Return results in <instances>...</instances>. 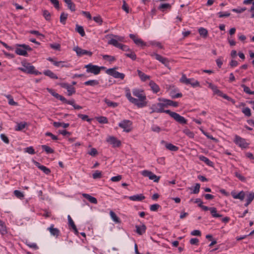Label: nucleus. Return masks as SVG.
Segmentation results:
<instances>
[{"instance_id": "1", "label": "nucleus", "mask_w": 254, "mask_h": 254, "mask_svg": "<svg viewBox=\"0 0 254 254\" xmlns=\"http://www.w3.org/2000/svg\"><path fill=\"white\" fill-rule=\"evenodd\" d=\"M133 96L137 97V102L133 103L138 108H142L147 106L146 96L142 90L135 88L132 90Z\"/></svg>"}, {"instance_id": "2", "label": "nucleus", "mask_w": 254, "mask_h": 254, "mask_svg": "<svg viewBox=\"0 0 254 254\" xmlns=\"http://www.w3.org/2000/svg\"><path fill=\"white\" fill-rule=\"evenodd\" d=\"M159 102L152 104L150 107L151 112L150 114H151L153 113H165L168 111H171L170 110H164L166 108L165 103L164 102V98H158Z\"/></svg>"}, {"instance_id": "3", "label": "nucleus", "mask_w": 254, "mask_h": 254, "mask_svg": "<svg viewBox=\"0 0 254 254\" xmlns=\"http://www.w3.org/2000/svg\"><path fill=\"white\" fill-rule=\"evenodd\" d=\"M23 67H19L18 69L27 74H33L35 75H40L42 73L35 69V67L31 64L26 62H21Z\"/></svg>"}, {"instance_id": "4", "label": "nucleus", "mask_w": 254, "mask_h": 254, "mask_svg": "<svg viewBox=\"0 0 254 254\" xmlns=\"http://www.w3.org/2000/svg\"><path fill=\"white\" fill-rule=\"evenodd\" d=\"M15 46V52L17 55L20 56L27 57V51H31L32 50L29 46L26 44H16Z\"/></svg>"}, {"instance_id": "5", "label": "nucleus", "mask_w": 254, "mask_h": 254, "mask_svg": "<svg viewBox=\"0 0 254 254\" xmlns=\"http://www.w3.org/2000/svg\"><path fill=\"white\" fill-rule=\"evenodd\" d=\"M166 114L169 115L170 117L181 125H186L187 124V120L184 117L181 116L176 112H172L171 111L166 112Z\"/></svg>"}, {"instance_id": "6", "label": "nucleus", "mask_w": 254, "mask_h": 254, "mask_svg": "<svg viewBox=\"0 0 254 254\" xmlns=\"http://www.w3.org/2000/svg\"><path fill=\"white\" fill-rule=\"evenodd\" d=\"M118 67L109 68L106 71V72L108 74L112 76L115 78H120L121 79H123L125 77V74L123 73H120L116 71V69Z\"/></svg>"}, {"instance_id": "7", "label": "nucleus", "mask_w": 254, "mask_h": 254, "mask_svg": "<svg viewBox=\"0 0 254 254\" xmlns=\"http://www.w3.org/2000/svg\"><path fill=\"white\" fill-rule=\"evenodd\" d=\"M234 142L241 148H247L249 147V144L246 141V139L238 135H235Z\"/></svg>"}, {"instance_id": "8", "label": "nucleus", "mask_w": 254, "mask_h": 254, "mask_svg": "<svg viewBox=\"0 0 254 254\" xmlns=\"http://www.w3.org/2000/svg\"><path fill=\"white\" fill-rule=\"evenodd\" d=\"M132 122L128 120H124L119 124V126L124 129V131L128 132L131 130Z\"/></svg>"}, {"instance_id": "9", "label": "nucleus", "mask_w": 254, "mask_h": 254, "mask_svg": "<svg viewBox=\"0 0 254 254\" xmlns=\"http://www.w3.org/2000/svg\"><path fill=\"white\" fill-rule=\"evenodd\" d=\"M87 73H93L95 75L98 74L100 72V67L96 65L89 64L85 65Z\"/></svg>"}, {"instance_id": "10", "label": "nucleus", "mask_w": 254, "mask_h": 254, "mask_svg": "<svg viewBox=\"0 0 254 254\" xmlns=\"http://www.w3.org/2000/svg\"><path fill=\"white\" fill-rule=\"evenodd\" d=\"M150 55L152 57H154L156 60L161 62L165 66L168 67H169V62L168 59L166 58L163 57L162 56L154 52L151 53Z\"/></svg>"}, {"instance_id": "11", "label": "nucleus", "mask_w": 254, "mask_h": 254, "mask_svg": "<svg viewBox=\"0 0 254 254\" xmlns=\"http://www.w3.org/2000/svg\"><path fill=\"white\" fill-rule=\"evenodd\" d=\"M141 174L144 177H148L150 180H153L154 182H158L160 178L159 176H157L152 172L148 170L142 171Z\"/></svg>"}, {"instance_id": "12", "label": "nucleus", "mask_w": 254, "mask_h": 254, "mask_svg": "<svg viewBox=\"0 0 254 254\" xmlns=\"http://www.w3.org/2000/svg\"><path fill=\"white\" fill-rule=\"evenodd\" d=\"M73 51L76 52L77 55L79 57H81L83 55H88L91 57L92 55V52L82 49L78 46L74 47Z\"/></svg>"}, {"instance_id": "13", "label": "nucleus", "mask_w": 254, "mask_h": 254, "mask_svg": "<svg viewBox=\"0 0 254 254\" xmlns=\"http://www.w3.org/2000/svg\"><path fill=\"white\" fill-rule=\"evenodd\" d=\"M107 141L112 145L114 148L119 147L121 145V142L114 136H110L107 139Z\"/></svg>"}, {"instance_id": "14", "label": "nucleus", "mask_w": 254, "mask_h": 254, "mask_svg": "<svg viewBox=\"0 0 254 254\" xmlns=\"http://www.w3.org/2000/svg\"><path fill=\"white\" fill-rule=\"evenodd\" d=\"M47 90L54 97H55L56 98L61 100L62 102H63V103L66 104V102L67 101V100L65 98H64V96H63L59 94L58 93L55 92L52 89L47 88Z\"/></svg>"}, {"instance_id": "15", "label": "nucleus", "mask_w": 254, "mask_h": 254, "mask_svg": "<svg viewBox=\"0 0 254 254\" xmlns=\"http://www.w3.org/2000/svg\"><path fill=\"white\" fill-rule=\"evenodd\" d=\"M49 231L51 235L58 237L60 234V231L58 228H54V225L51 224L49 227L47 228Z\"/></svg>"}, {"instance_id": "16", "label": "nucleus", "mask_w": 254, "mask_h": 254, "mask_svg": "<svg viewBox=\"0 0 254 254\" xmlns=\"http://www.w3.org/2000/svg\"><path fill=\"white\" fill-rule=\"evenodd\" d=\"M161 143L162 144H164L165 145V147L166 148L170 150V151H176L178 150L179 148L178 147L173 145V144L172 143H167L164 140H162L161 141Z\"/></svg>"}, {"instance_id": "17", "label": "nucleus", "mask_w": 254, "mask_h": 254, "mask_svg": "<svg viewBox=\"0 0 254 254\" xmlns=\"http://www.w3.org/2000/svg\"><path fill=\"white\" fill-rule=\"evenodd\" d=\"M136 232L139 235H142L145 233L146 230V226L143 224L141 225H136Z\"/></svg>"}, {"instance_id": "18", "label": "nucleus", "mask_w": 254, "mask_h": 254, "mask_svg": "<svg viewBox=\"0 0 254 254\" xmlns=\"http://www.w3.org/2000/svg\"><path fill=\"white\" fill-rule=\"evenodd\" d=\"M194 80L193 78H188L186 74L182 73V77L180 79V82L186 85L190 84L191 81Z\"/></svg>"}, {"instance_id": "19", "label": "nucleus", "mask_w": 254, "mask_h": 254, "mask_svg": "<svg viewBox=\"0 0 254 254\" xmlns=\"http://www.w3.org/2000/svg\"><path fill=\"white\" fill-rule=\"evenodd\" d=\"M164 102L165 103L166 108H168L169 106L177 107L179 106L178 102L169 99H167L165 98H164Z\"/></svg>"}, {"instance_id": "20", "label": "nucleus", "mask_w": 254, "mask_h": 254, "mask_svg": "<svg viewBox=\"0 0 254 254\" xmlns=\"http://www.w3.org/2000/svg\"><path fill=\"white\" fill-rule=\"evenodd\" d=\"M145 198V196L142 194H138L133 195L129 197V199L132 201H141Z\"/></svg>"}, {"instance_id": "21", "label": "nucleus", "mask_w": 254, "mask_h": 254, "mask_svg": "<svg viewBox=\"0 0 254 254\" xmlns=\"http://www.w3.org/2000/svg\"><path fill=\"white\" fill-rule=\"evenodd\" d=\"M149 85L154 93H157L160 91V88L159 86L156 83H155L154 81L152 80L150 81L149 82Z\"/></svg>"}, {"instance_id": "22", "label": "nucleus", "mask_w": 254, "mask_h": 254, "mask_svg": "<svg viewBox=\"0 0 254 254\" xmlns=\"http://www.w3.org/2000/svg\"><path fill=\"white\" fill-rule=\"evenodd\" d=\"M231 194L233 198L235 199H239L241 200H243L245 196V193L243 191H241L238 193L232 192Z\"/></svg>"}, {"instance_id": "23", "label": "nucleus", "mask_w": 254, "mask_h": 254, "mask_svg": "<svg viewBox=\"0 0 254 254\" xmlns=\"http://www.w3.org/2000/svg\"><path fill=\"white\" fill-rule=\"evenodd\" d=\"M36 166L41 170H42L46 175H49L51 173L50 169L47 168L46 166L41 165L38 162H36Z\"/></svg>"}, {"instance_id": "24", "label": "nucleus", "mask_w": 254, "mask_h": 254, "mask_svg": "<svg viewBox=\"0 0 254 254\" xmlns=\"http://www.w3.org/2000/svg\"><path fill=\"white\" fill-rule=\"evenodd\" d=\"M137 72L138 73V75L139 76V77H140V78L142 81L144 82V81H146L147 80L149 79L150 78V76L145 74V73H144L143 72H142L141 70H140L139 69L137 70Z\"/></svg>"}, {"instance_id": "25", "label": "nucleus", "mask_w": 254, "mask_h": 254, "mask_svg": "<svg viewBox=\"0 0 254 254\" xmlns=\"http://www.w3.org/2000/svg\"><path fill=\"white\" fill-rule=\"evenodd\" d=\"M198 158L200 161L204 162L208 166L213 167L214 164L213 162L210 161L208 158L203 155H200Z\"/></svg>"}, {"instance_id": "26", "label": "nucleus", "mask_w": 254, "mask_h": 254, "mask_svg": "<svg viewBox=\"0 0 254 254\" xmlns=\"http://www.w3.org/2000/svg\"><path fill=\"white\" fill-rule=\"evenodd\" d=\"M82 196L84 198L87 199L91 203H92L93 204H97V199L95 197H94L93 196H92L90 194H87V193H83L82 194Z\"/></svg>"}, {"instance_id": "27", "label": "nucleus", "mask_w": 254, "mask_h": 254, "mask_svg": "<svg viewBox=\"0 0 254 254\" xmlns=\"http://www.w3.org/2000/svg\"><path fill=\"white\" fill-rule=\"evenodd\" d=\"M126 96L130 103L133 104V103L137 102V99L134 98L131 96V93H130V90L129 89H126Z\"/></svg>"}, {"instance_id": "28", "label": "nucleus", "mask_w": 254, "mask_h": 254, "mask_svg": "<svg viewBox=\"0 0 254 254\" xmlns=\"http://www.w3.org/2000/svg\"><path fill=\"white\" fill-rule=\"evenodd\" d=\"M108 44L109 45H113L115 47H117L119 49L122 45V44L120 43L118 40H117L116 38L111 39L110 40L108 41Z\"/></svg>"}, {"instance_id": "29", "label": "nucleus", "mask_w": 254, "mask_h": 254, "mask_svg": "<svg viewBox=\"0 0 254 254\" xmlns=\"http://www.w3.org/2000/svg\"><path fill=\"white\" fill-rule=\"evenodd\" d=\"M64 1L66 4L67 7L71 11H74L75 10V5L72 2L71 0H64Z\"/></svg>"}, {"instance_id": "30", "label": "nucleus", "mask_w": 254, "mask_h": 254, "mask_svg": "<svg viewBox=\"0 0 254 254\" xmlns=\"http://www.w3.org/2000/svg\"><path fill=\"white\" fill-rule=\"evenodd\" d=\"M110 215L114 222L118 224L121 223V221L120 219L117 216V215L114 211L111 210L110 212Z\"/></svg>"}, {"instance_id": "31", "label": "nucleus", "mask_w": 254, "mask_h": 254, "mask_svg": "<svg viewBox=\"0 0 254 254\" xmlns=\"http://www.w3.org/2000/svg\"><path fill=\"white\" fill-rule=\"evenodd\" d=\"M28 125L27 123L24 122H20L17 123V125L15 127V130L16 131H21L23 129H24L26 127H27Z\"/></svg>"}, {"instance_id": "32", "label": "nucleus", "mask_w": 254, "mask_h": 254, "mask_svg": "<svg viewBox=\"0 0 254 254\" xmlns=\"http://www.w3.org/2000/svg\"><path fill=\"white\" fill-rule=\"evenodd\" d=\"M210 211L212 216L214 218H219L222 216V215L217 213V209L214 207H210Z\"/></svg>"}, {"instance_id": "33", "label": "nucleus", "mask_w": 254, "mask_h": 254, "mask_svg": "<svg viewBox=\"0 0 254 254\" xmlns=\"http://www.w3.org/2000/svg\"><path fill=\"white\" fill-rule=\"evenodd\" d=\"M200 202L198 206L201 208L204 211L210 210V207L202 205L203 202L200 198H196L194 200V203Z\"/></svg>"}, {"instance_id": "34", "label": "nucleus", "mask_w": 254, "mask_h": 254, "mask_svg": "<svg viewBox=\"0 0 254 254\" xmlns=\"http://www.w3.org/2000/svg\"><path fill=\"white\" fill-rule=\"evenodd\" d=\"M44 75L49 76L52 79H58V77L51 70H46L43 72Z\"/></svg>"}, {"instance_id": "35", "label": "nucleus", "mask_w": 254, "mask_h": 254, "mask_svg": "<svg viewBox=\"0 0 254 254\" xmlns=\"http://www.w3.org/2000/svg\"><path fill=\"white\" fill-rule=\"evenodd\" d=\"M254 199V192H251L247 195L246 203H245V206H248Z\"/></svg>"}, {"instance_id": "36", "label": "nucleus", "mask_w": 254, "mask_h": 254, "mask_svg": "<svg viewBox=\"0 0 254 254\" xmlns=\"http://www.w3.org/2000/svg\"><path fill=\"white\" fill-rule=\"evenodd\" d=\"M53 126L54 127L57 128L62 127H63L65 128L69 127V124L68 123L55 122L53 123Z\"/></svg>"}, {"instance_id": "37", "label": "nucleus", "mask_w": 254, "mask_h": 254, "mask_svg": "<svg viewBox=\"0 0 254 254\" xmlns=\"http://www.w3.org/2000/svg\"><path fill=\"white\" fill-rule=\"evenodd\" d=\"M75 31L78 32L82 37H84L85 35L84 28L82 26L76 24Z\"/></svg>"}, {"instance_id": "38", "label": "nucleus", "mask_w": 254, "mask_h": 254, "mask_svg": "<svg viewBox=\"0 0 254 254\" xmlns=\"http://www.w3.org/2000/svg\"><path fill=\"white\" fill-rule=\"evenodd\" d=\"M218 93V96L223 97L229 101H231L233 104L235 103V101L234 99L228 96L227 95L224 94L221 91H219Z\"/></svg>"}, {"instance_id": "39", "label": "nucleus", "mask_w": 254, "mask_h": 254, "mask_svg": "<svg viewBox=\"0 0 254 254\" xmlns=\"http://www.w3.org/2000/svg\"><path fill=\"white\" fill-rule=\"evenodd\" d=\"M99 82L97 80H89L84 83V84L86 86H95L98 85Z\"/></svg>"}, {"instance_id": "40", "label": "nucleus", "mask_w": 254, "mask_h": 254, "mask_svg": "<svg viewBox=\"0 0 254 254\" xmlns=\"http://www.w3.org/2000/svg\"><path fill=\"white\" fill-rule=\"evenodd\" d=\"M66 104L72 105L74 109L79 110V109H81L82 108V107L81 106L75 104V101L73 99H72L71 100H67Z\"/></svg>"}, {"instance_id": "41", "label": "nucleus", "mask_w": 254, "mask_h": 254, "mask_svg": "<svg viewBox=\"0 0 254 254\" xmlns=\"http://www.w3.org/2000/svg\"><path fill=\"white\" fill-rule=\"evenodd\" d=\"M104 101L107 104L108 106H109V107L116 108L118 106V103L111 101L110 100H109V99H108L107 98H105Z\"/></svg>"}, {"instance_id": "42", "label": "nucleus", "mask_w": 254, "mask_h": 254, "mask_svg": "<svg viewBox=\"0 0 254 254\" xmlns=\"http://www.w3.org/2000/svg\"><path fill=\"white\" fill-rule=\"evenodd\" d=\"M241 86L243 88L244 91L249 95H254V91H251L250 88L244 84H242Z\"/></svg>"}, {"instance_id": "43", "label": "nucleus", "mask_w": 254, "mask_h": 254, "mask_svg": "<svg viewBox=\"0 0 254 254\" xmlns=\"http://www.w3.org/2000/svg\"><path fill=\"white\" fill-rule=\"evenodd\" d=\"M41 148L47 154H51L54 152V150L52 148L46 145H42Z\"/></svg>"}, {"instance_id": "44", "label": "nucleus", "mask_w": 254, "mask_h": 254, "mask_svg": "<svg viewBox=\"0 0 254 254\" xmlns=\"http://www.w3.org/2000/svg\"><path fill=\"white\" fill-rule=\"evenodd\" d=\"M68 17V14L65 13L64 12H62L61 14L60 20L61 23H62L63 24H65L66 23V20Z\"/></svg>"}, {"instance_id": "45", "label": "nucleus", "mask_w": 254, "mask_h": 254, "mask_svg": "<svg viewBox=\"0 0 254 254\" xmlns=\"http://www.w3.org/2000/svg\"><path fill=\"white\" fill-rule=\"evenodd\" d=\"M125 55L127 57L130 58L133 61L135 60L136 59V55L135 54L134 52L131 51V50L128 52V53H126Z\"/></svg>"}, {"instance_id": "46", "label": "nucleus", "mask_w": 254, "mask_h": 254, "mask_svg": "<svg viewBox=\"0 0 254 254\" xmlns=\"http://www.w3.org/2000/svg\"><path fill=\"white\" fill-rule=\"evenodd\" d=\"M0 233L2 235H4L7 233L6 226L2 221H1V223H0Z\"/></svg>"}, {"instance_id": "47", "label": "nucleus", "mask_w": 254, "mask_h": 254, "mask_svg": "<svg viewBox=\"0 0 254 254\" xmlns=\"http://www.w3.org/2000/svg\"><path fill=\"white\" fill-rule=\"evenodd\" d=\"M198 33L200 34V35L204 37H206L208 34L207 30L205 28L203 27H201L198 29Z\"/></svg>"}, {"instance_id": "48", "label": "nucleus", "mask_w": 254, "mask_h": 254, "mask_svg": "<svg viewBox=\"0 0 254 254\" xmlns=\"http://www.w3.org/2000/svg\"><path fill=\"white\" fill-rule=\"evenodd\" d=\"M13 193L15 195V196L19 199H22L24 198V195L23 192H21L18 190H14Z\"/></svg>"}, {"instance_id": "49", "label": "nucleus", "mask_w": 254, "mask_h": 254, "mask_svg": "<svg viewBox=\"0 0 254 254\" xmlns=\"http://www.w3.org/2000/svg\"><path fill=\"white\" fill-rule=\"evenodd\" d=\"M183 132L186 134L188 136H189L190 138H193L194 137V133L192 131H190L188 128H185L183 130Z\"/></svg>"}, {"instance_id": "50", "label": "nucleus", "mask_w": 254, "mask_h": 254, "mask_svg": "<svg viewBox=\"0 0 254 254\" xmlns=\"http://www.w3.org/2000/svg\"><path fill=\"white\" fill-rule=\"evenodd\" d=\"M102 57L104 60H107L110 62H113L116 60L115 57L108 55H104Z\"/></svg>"}, {"instance_id": "51", "label": "nucleus", "mask_w": 254, "mask_h": 254, "mask_svg": "<svg viewBox=\"0 0 254 254\" xmlns=\"http://www.w3.org/2000/svg\"><path fill=\"white\" fill-rule=\"evenodd\" d=\"M94 179H100L102 177V172L99 170H96L92 175Z\"/></svg>"}, {"instance_id": "52", "label": "nucleus", "mask_w": 254, "mask_h": 254, "mask_svg": "<svg viewBox=\"0 0 254 254\" xmlns=\"http://www.w3.org/2000/svg\"><path fill=\"white\" fill-rule=\"evenodd\" d=\"M25 244L29 248L33 249L34 250H38L39 249V247H38L36 243H31L27 241L25 242Z\"/></svg>"}, {"instance_id": "53", "label": "nucleus", "mask_w": 254, "mask_h": 254, "mask_svg": "<svg viewBox=\"0 0 254 254\" xmlns=\"http://www.w3.org/2000/svg\"><path fill=\"white\" fill-rule=\"evenodd\" d=\"M242 113L247 117H250L251 116V109L249 107H246L242 110Z\"/></svg>"}, {"instance_id": "54", "label": "nucleus", "mask_w": 254, "mask_h": 254, "mask_svg": "<svg viewBox=\"0 0 254 254\" xmlns=\"http://www.w3.org/2000/svg\"><path fill=\"white\" fill-rule=\"evenodd\" d=\"M78 117L81 119L83 121H86L89 123L92 120V119L89 118L88 116L86 115L79 114L78 115Z\"/></svg>"}, {"instance_id": "55", "label": "nucleus", "mask_w": 254, "mask_h": 254, "mask_svg": "<svg viewBox=\"0 0 254 254\" xmlns=\"http://www.w3.org/2000/svg\"><path fill=\"white\" fill-rule=\"evenodd\" d=\"M97 121L101 124H107L108 122L107 118L103 116L97 117Z\"/></svg>"}, {"instance_id": "56", "label": "nucleus", "mask_w": 254, "mask_h": 254, "mask_svg": "<svg viewBox=\"0 0 254 254\" xmlns=\"http://www.w3.org/2000/svg\"><path fill=\"white\" fill-rule=\"evenodd\" d=\"M43 15L47 21L51 20V14L47 10H44L43 11Z\"/></svg>"}, {"instance_id": "57", "label": "nucleus", "mask_w": 254, "mask_h": 254, "mask_svg": "<svg viewBox=\"0 0 254 254\" xmlns=\"http://www.w3.org/2000/svg\"><path fill=\"white\" fill-rule=\"evenodd\" d=\"M134 43L138 46L144 47L146 46V43L139 38H138L137 40L135 41Z\"/></svg>"}, {"instance_id": "58", "label": "nucleus", "mask_w": 254, "mask_h": 254, "mask_svg": "<svg viewBox=\"0 0 254 254\" xmlns=\"http://www.w3.org/2000/svg\"><path fill=\"white\" fill-rule=\"evenodd\" d=\"M247 8L245 7H238L237 8H233L232 9V11L238 13H241L246 10Z\"/></svg>"}, {"instance_id": "59", "label": "nucleus", "mask_w": 254, "mask_h": 254, "mask_svg": "<svg viewBox=\"0 0 254 254\" xmlns=\"http://www.w3.org/2000/svg\"><path fill=\"white\" fill-rule=\"evenodd\" d=\"M230 13L226 11V12H219L217 13L218 17L219 18L226 17H229L230 15Z\"/></svg>"}, {"instance_id": "60", "label": "nucleus", "mask_w": 254, "mask_h": 254, "mask_svg": "<svg viewBox=\"0 0 254 254\" xmlns=\"http://www.w3.org/2000/svg\"><path fill=\"white\" fill-rule=\"evenodd\" d=\"M24 151L30 154H34L35 153V150L32 146L25 148L24 149Z\"/></svg>"}, {"instance_id": "61", "label": "nucleus", "mask_w": 254, "mask_h": 254, "mask_svg": "<svg viewBox=\"0 0 254 254\" xmlns=\"http://www.w3.org/2000/svg\"><path fill=\"white\" fill-rule=\"evenodd\" d=\"M209 87L213 90V91L216 94L218 95L219 91H221L217 88V87L212 83H210L209 85Z\"/></svg>"}, {"instance_id": "62", "label": "nucleus", "mask_w": 254, "mask_h": 254, "mask_svg": "<svg viewBox=\"0 0 254 254\" xmlns=\"http://www.w3.org/2000/svg\"><path fill=\"white\" fill-rule=\"evenodd\" d=\"M50 47L56 50L60 51L61 50V45L60 44L58 43H54V44H51L50 45Z\"/></svg>"}, {"instance_id": "63", "label": "nucleus", "mask_w": 254, "mask_h": 254, "mask_svg": "<svg viewBox=\"0 0 254 254\" xmlns=\"http://www.w3.org/2000/svg\"><path fill=\"white\" fill-rule=\"evenodd\" d=\"M67 92H68V95L71 96L73 94H74L75 93V89L74 87H73L72 85H70L69 87V88L67 89Z\"/></svg>"}, {"instance_id": "64", "label": "nucleus", "mask_w": 254, "mask_h": 254, "mask_svg": "<svg viewBox=\"0 0 254 254\" xmlns=\"http://www.w3.org/2000/svg\"><path fill=\"white\" fill-rule=\"evenodd\" d=\"M93 19L100 25H102L103 20L100 16H94L93 17Z\"/></svg>"}]
</instances>
